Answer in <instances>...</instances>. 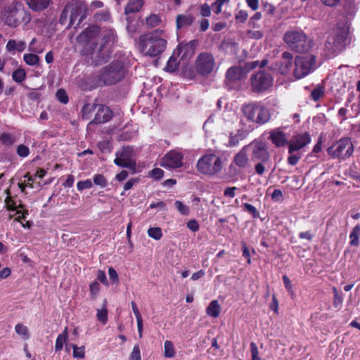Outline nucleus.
<instances>
[{
    "label": "nucleus",
    "mask_w": 360,
    "mask_h": 360,
    "mask_svg": "<svg viewBox=\"0 0 360 360\" xmlns=\"http://www.w3.org/2000/svg\"><path fill=\"white\" fill-rule=\"evenodd\" d=\"M167 38L166 34L161 30H156L141 35L139 38V51L146 56L158 57L167 48Z\"/></svg>",
    "instance_id": "obj_1"
},
{
    "label": "nucleus",
    "mask_w": 360,
    "mask_h": 360,
    "mask_svg": "<svg viewBox=\"0 0 360 360\" xmlns=\"http://www.w3.org/2000/svg\"><path fill=\"white\" fill-rule=\"evenodd\" d=\"M100 28L96 25H91L81 32L77 41L82 47V51L86 55H91L92 63L98 52Z\"/></svg>",
    "instance_id": "obj_2"
},
{
    "label": "nucleus",
    "mask_w": 360,
    "mask_h": 360,
    "mask_svg": "<svg viewBox=\"0 0 360 360\" xmlns=\"http://www.w3.org/2000/svg\"><path fill=\"white\" fill-rule=\"evenodd\" d=\"M245 117L250 122L262 125L271 120L269 109L259 102H250L243 105L241 108Z\"/></svg>",
    "instance_id": "obj_3"
},
{
    "label": "nucleus",
    "mask_w": 360,
    "mask_h": 360,
    "mask_svg": "<svg viewBox=\"0 0 360 360\" xmlns=\"http://www.w3.org/2000/svg\"><path fill=\"white\" fill-rule=\"evenodd\" d=\"M87 7L86 5L79 0H72L70 2L62 12L60 16V23H65L67 18L70 17V23L68 27L72 26L76 23L77 27L86 18Z\"/></svg>",
    "instance_id": "obj_4"
},
{
    "label": "nucleus",
    "mask_w": 360,
    "mask_h": 360,
    "mask_svg": "<svg viewBox=\"0 0 360 360\" xmlns=\"http://www.w3.org/2000/svg\"><path fill=\"white\" fill-rule=\"evenodd\" d=\"M224 165L223 160L214 153H206L197 162V170L202 174L214 176L219 174Z\"/></svg>",
    "instance_id": "obj_5"
},
{
    "label": "nucleus",
    "mask_w": 360,
    "mask_h": 360,
    "mask_svg": "<svg viewBox=\"0 0 360 360\" xmlns=\"http://www.w3.org/2000/svg\"><path fill=\"white\" fill-rule=\"evenodd\" d=\"M283 40L290 49L298 53L307 52L311 47V39L302 30L286 32Z\"/></svg>",
    "instance_id": "obj_6"
},
{
    "label": "nucleus",
    "mask_w": 360,
    "mask_h": 360,
    "mask_svg": "<svg viewBox=\"0 0 360 360\" xmlns=\"http://www.w3.org/2000/svg\"><path fill=\"white\" fill-rule=\"evenodd\" d=\"M115 33L112 30H103L99 36L98 52L94 59V65H98L107 62L110 57V49L115 41Z\"/></svg>",
    "instance_id": "obj_7"
},
{
    "label": "nucleus",
    "mask_w": 360,
    "mask_h": 360,
    "mask_svg": "<svg viewBox=\"0 0 360 360\" xmlns=\"http://www.w3.org/2000/svg\"><path fill=\"white\" fill-rule=\"evenodd\" d=\"M30 13L20 4L9 7L4 11L3 20L10 27H15L21 24H27L30 21Z\"/></svg>",
    "instance_id": "obj_8"
},
{
    "label": "nucleus",
    "mask_w": 360,
    "mask_h": 360,
    "mask_svg": "<svg viewBox=\"0 0 360 360\" xmlns=\"http://www.w3.org/2000/svg\"><path fill=\"white\" fill-rule=\"evenodd\" d=\"M124 75L122 63L118 60H115L101 70L98 78L105 84L110 85L120 81Z\"/></svg>",
    "instance_id": "obj_9"
},
{
    "label": "nucleus",
    "mask_w": 360,
    "mask_h": 360,
    "mask_svg": "<svg viewBox=\"0 0 360 360\" xmlns=\"http://www.w3.org/2000/svg\"><path fill=\"white\" fill-rule=\"evenodd\" d=\"M314 55L297 56L294 60L293 75L297 79H301L314 71L317 65Z\"/></svg>",
    "instance_id": "obj_10"
},
{
    "label": "nucleus",
    "mask_w": 360,
    "mask_h": 360,
    "mask_svg": "<svg viewBox=\"0 0 360 360\" xmlns=\"http://www.w3.org/2000/svg\"><path fill=\"white\" fill-rule=\"evenodd\" d=\"M328 154L333 158L346 159L354 152V146L348 137L340 139L327 150Z\"/></svg>",
    "instance_id": "obj_11"
},
{
    "label": "nucleus",
    "mask_w": 360,
    "mask_h": 360,
    "mask_svg": "<svg viewBox=\"0 0 360 360\" xmlns=\"http://www.w3.org/2000/svg\"><path fill=\"white\" fill-rule=\"evenodd\" d=\"M347 32L345 30H338L335 34L330 35L325 44V50L328 56H333L340 53L346 45Z\"/></svg>",
    "instance_id": "obj_12"
},
{
    "label": "nucleus",
    "mask_w": 360,
    "mask_h": 360,
    "mask_svg": "<svg viewBox=\"0 0 360 360\" xmlns=\"http://www.w3.org/2000/svg\"><path fill=\"white\" fill-rule=\"evenodd\" d=\"M134 148L131 146L123 147L121 150L115 153L116 158L114 163L121 167L135 169L136 162L132 159Z\"/></svg>",
    "instance_id": "obj_13"
},
{
    "label": "nucleus",
    "mask_w": 360,
    "mask_h": 360,
    "mask_svg": "<svg viewBox=\"0 0 360 360\" xmlns=\"http://www.w3.org/2000/svg\"><path fill=\"white\" fill-rule=\"evenodd\" d=\"M273 82L270 74L259 71L251 77V85L254 92L259 93L269 89Z\"/></svg>",
    "instance_id": "obj_14"
},
{
    "label": "nucleus",
    "mask_w": 360,
    "mask_h": 360,
    "mask_svg": "<svg viewBox=\"0 0 360 360\" xmlns=\"http://www.w3.org/2000/svg\"><path fill=\"white\" fill-rule=\"evenodd\" d=\"M184 155L176 150L167 153L162 158L160 165L165 168L177 169L183 166Z\"/></svg>",
    "instance_id": "obj_15"
},
{
    "label": "nucleus",
    "mask_w": 360,
    "mask_h": 360,
    "mask_svg": "<svg viewBox=\"0 0 360 360\" xmlns=\"http://www.w3.org/2000/svg\"><path fill=\"white\" fill-rule=\"evenodd\" d=\"M214 66V62L212 55L204 53L198 56L195 68L200 75H207L210 74L213 70Z\"/></svg>",
    "instance_id": "obj_16"
},
{
    "label": "nucleus",
    "mask_w": 360,
    "mask_h": 360,
    "mask_svg": "<svg viewBox=\"0 0 360 360\" xmlns=\"http://www.w3.org/2000/svg\"><path fill=\"white\" fill-rule=\"evenodd\" d=\"M310 141L311 138L308 133L294 136L288 144V153L300 151Z\"/></svg>",
    "instance_id": "obj_17"
},
{
    "label": "nucleus",
    "mask_w": 360,
    "mask_h": 360,
    "mask_svg": "<svg viewBox=\"0 0 360 360\" xmlns=\"http://www.w3.org/2000/svg\"><path fill=\"white\" fill-rule=\"evenodd\" d=\"M112 117V112L110 108L104 105H97L94 119L89 122L91 124H102L108 122Z\"/></svg>",
    "instance_id": "obj_18"
},
{
    "label": "nucleus",
    "mask_w": 360,
    "mask_h": 360,
    "mask_svg": "<svg viewBox=\"0 0 360 360\" xmlns=\"http://www.w3.org/2000/svg\"><path fill=\"white\" fill-rule=\"evenodd\" d=\"M252 159L265 162L269 160V153L262 143L257 142L252 145Z\"/></svg>",
    "instance_id": "obj_19"
},
{
    "label": "nucleus",
    "mask_w": 360,
    "mask_h": 360,
    "mask_svg": "<svg viewBox=\"0 0 360 360\" xmlns=\"http://www.w3.org/2000/svg\"><path fill=\"white\" fill-rule=\"evenodd\" d=\"M196 44L195 41H191L185 44H179L176 51L181 60H185L190 58L195 53Z\"/></svg>",
    "instance_id": "obj_20"
},
{
    "label": "nucleus",
    "mask_w": 360,
    "mask_h": 360,
    "mask_svg": "<svg viewBox=\"0 0 360 360\" xmlns=\"http://www.w3.org/2000/svg\"><path fill=\"white\" fill-rule=\"evenodd\" d=\"M293 56L291 53L285 51L282 54V61L279 65V71L283 75H289L294 69L292 62Z\"/></svg>",
    "instance_id": "obj_21"
},
{
    "label": "nucleus",
    "mask_w": 360,
    "mask_h": 360,
    "mask_svg": "<svg viewBox=\"0 0 360 360\" xmlns=\"http://www.w3.org/2000/svg\"><path fill=\"white\" fill-rule=\"evenodd\" d=\"M269 139L276 147H283L288 143L287 135L279 128L271 130Z\"/></svg>",
    "instance_id": "obj_22"
},
{
    "label": "nucleus",
    "mask_w": 360,
    "mask_h": 360,
    "mask_svg": "<svg viewBox=\"0 0 360 360\" xmlns=\"http://www.w3.org/2000/svg\"><path fill=\"white\" fill-rule=\"evenodd\" d=\"M6 206L8 210L15 211L16 210V214H18L16 220L20 221L26 217V215L28 214L27 210H24L23 212L20 213V211L18 209H22L24 205L20 202L18 203L14 200L11 198V197H7L5 200Z\"/></svg>",
    "instance_id": "obj_23"
},
{
    "label": "nucleus",
    "mask_w": 360,
    "mask_h": 360,
    "mask_svg": "<svg viewBox=\"0 0 360 360\" xmlns=\"http://www.w3.org/2000/svg\"><path fill=\"white\" fill-rule=\"evenodd\" d=\"M247 149L248 146H244L234 157V162L239 167L245 168L248 165Z\"/></svg>",
    "instance_id": "obj_24"
},
{
    "label": "nucleus",
    "mask_w": 360,
    "mask_h": 360,
    "mask_svg": "<svg viewBox=\"0 0 360 360\" xmlns=\"http://www.w3.org/2000/svg\"><path fill=\"white\" fill-rule=\"evenodd\" d=\"M194 17L191 14H180L176 16V22L177 29L190 26L194 22Z\"/></svg>",
    "instance_id": "obj_25"
},
{
    "label": "nucleus",
    "mask_w": 360,
    "mask_h": 360,
    "mask_svg": "<svg viewBox=\"0 0 360 360\" xmlns=\"http://www.w3.org/2000/svg\"><path fill=\"white\" fill-rule=\"evenodd\" d=\"M245 72L240 67H233L226 72V77L231 81L240 80L245 77Z\"/></svg>",
    "instance_id": "obj_26"
},
{
    "label": "nucleus",
    "mask_w": 360,
    "mask_h": 360,
    "mask_svg": "<svg viewBox=\"0 0 360 360\" xmlns=\"http://www.w3.org/2000/svg\"><path fill=\"white\" fill-rule=\"evenodd\" d=\"M26 48V43L24 41H15L14 39L9 40L6 46V49L8 52L18 51L19 52L23 51Z\"/></svg>",
    "instance_id": "obj_27"
},
{
    "label": "nucleus",
    "mask_w": 360,
    "mask_h": 360,
    "mask_svg": "<svg viewBox=\"0 0 360 360\" xmlns=\"http://www.w3.org/2000/svg\"><path fill=\"white\" fill-rule=\"evenodd\" d=\"M68 330L65 327L63 333L59 334L56 338L55 344V351L56 352H60L63 348L64 345L68 342Z\"/></svg>",
    "instance_id": "obj_28"
},
{
    "label": "nucleus",
    "mask_w": 360,
    "mask_h": 360,
    "mask_svg": "<svg viewBox=\"0 0 360 360\" xmlns=\"http://www.w3.org/2000/svg\"><path fill=\"white\" fill-rule=\"evenodd\" d=\"M143 5V0H131L125 6L124 13L128 15L138 12Z\"/></svg>",
    "instance_id": "obj_29"
},
{
    "label": "nucleus",
    "mask_w": 360,
    "mask_h": 360,
    "mask_svg": "<svg viewBox=\"0 0 360 360\" xmlns=\"http://www.w3.org/2000/svg\"><path fill=\"white\" fill-rule=\"evenodd\" d=\"M29 7L32 10L41 11L49 5L51 0H25Z\"/></svg>",
    "instance_id": "obj_30"
},
{
    "label": "nucleus",
    "mask_w": 360,
    "mask_h": 360,
    "mask_svg": "<svg viewBox=\"0 0 360 360\" xmlns=\"http://www.w3.org/2000/svg\"><path fill=\"white\" fill-rule=\"evenodd\" d=\"M221 307L217 300L212 301L207 308L206 309V313L207 315L217 318L219 316L220 313Z\"/></svg>",
    "instance_id": "obj_31"
},
{
    "label": "nucleus",
    "mask_w": 360,
    "mask_h": 360,
    "mask_svg": "<svg viewBox=\"0 0 360 360\" xmlns=\"http://www.w3.org/2000/svg\"><path fill=\"white\" fill-rule=\"evenodd\" d=\"M359 235H360V226L359 225H356L353 228V229L352 230V231L350 233V235H349V239H350L349 244L352 246L356 247V246L359 245Z\"/></svg>",
    "instance_id": "obj_32"
},
{
    "label": "nucleus",
    "mask_w": 360,
    "mask_h": 360,
    "mask_svg": "<svg viewBox=\"0 0 360 360\" xmlns=\"http://www.w3.org/2000/svg\"><path fill=\"white\" fill-rule=\"evenodd\" d=\"M245 138V133L242 130H238L236 134H230L229 136V146H236L238 144L239 141Z\"/></svg>",
    "instance_id": "obj_33"
},
{
    "label": "nucleus",
    "mask_w": 360,
    "mask_h": 360,
    "mask_svg": "<svg viewBox=\"0 0 360 360\" xmlns=\"http://www.w3.org/2000/svg\"><path fill=\"white\" fill-rule=\"evenodd\" d=\"M96 103H87L82 108V118L88 120L91 117V114L96 111L97 105Z\"/></svg>",
    "instance_id": "obj_34"
},
{
    "label": "nucleus",
    "mask_w": 360,
    "mask_h": 360,
    "mask_svg": "<svg viewBox=\"0 0 360 360\" xmlns=\"http://www.w3.org/2000/svg\"><path fill=\"white\" fill-rule=\"evenodd\" d=\"M15 331L23 340H28L30 337L28 328L22 323H18L15 325Z\"/></svg>",
    "instance_id": "obj_35"
},
{
    "label": "nucleus",
    "mask_w": 360,
    "mask_h": 360,
    "mask_svg": "<svg viewBox=\"0 0 360 360\" xmlns=\"http://www.w3.org/2000/svg\"><path fill=\"white\" fill-rule=\"evenodd\" d=\"M176 351L172 342L166 340L164 343V356L166 358H173L175 356Z\"/></svg>",
    "instance_id": "obj_36"
},
{
    "label": "nucleus",
    "mask_w": 360,
    "mask_h": 360,
    "mask_svg": "<svg viewBox=\"0 0 360 360\" xmlns=\"http://www.w3.org/2000/svg\"><path fill=\"white\" fill-rule=\"evenodd\" d=\"M23 60L28 65L33 66L39 63V57L37 54L31 52L30 53H25L23 56Z\"/></svg>",
    "instance_id": "obj_37"
},
{
    "label": "nucleus",
    "mask_w": 360,
    "mask_h": 360,
    "mask_svg": "<svg viewBox=\"0 0 360 360\" xmlns=\"http://www.w3.org/2000/svg\"><path fill=\"white\" fill-rule=\"evenodd\" d=\"M12 78L15 82L20 83L25 79L26 72L22 68H18L13 72Z\"/></svg>",
    "instance_id": "obj_38"
},
{
    "label": "nucleus",
    "mask_w": 360,
    "mask_h": 360,
    "mask_svg": "<svg viewBox=\"0 0 360 360\" xmlns=\"http://www.w3.org/2000/svg\"><path fill=\"white\" fill-rule=\"evenodd\" d=\"M288 153L289 156L288 158V163L292 166L297 165L302 156V153L300 151L291 152Z\"/></svg>",
    "instance_id": "obj_39"
},
{
    "label": "nucleus",
    "mask_w": 360,
    "mask_h": 360,
    "mask_svg": "<svg viewBox=\"0 0 360 360\" xmlns=\"http://www.w3.org/2000/svg\"><path fill=\"white\" fill-rule=\"evenodd\" d=\"M72 348L73 349L72 356L76 359H84L85 356V347L81 346L77 347L76 345L72 344Z\"/></svg>",
    "instance_id": "obj_40"
},
{
    "label": "nucleus",
    "mask_w": 360,
    "mask_h": 360,
    "mask_svg": "<svg viewBox=\"0 0 360 360\" xmlns=\"http://www.w3.org/2000/svg\"><path fill=\"white\" fill-rule=\"evenodd\" d=\"M0 141L6 146H12L16 141L15 137L8 133H2L0 135Z\"/></svg>",
    "instance_id": "obj_41"
},
{
    "label": "nucleus",
    "mask_w": 360,
    "mask_h": 360,
    "mask_svg": "<svg viewBox=\"0 0 360 360\" xmlns=\"http://www.w3.org/2000/svg\"><path fill=\"white\" fill-rule=\"evenodd\" d=\"M178 67L179 63L177 62L176 58L174 56H172L169 58L165 69L167 72H172L176 71Z\"/></svg>",
    "instance_id": "obj_42"
},
{
    "label": "nucleus",
    "mask_w": 360,
    "mask_h": 360,
    "mask_svg": "<svg viewBox=\"0 0 360 360\" xmlns=\"http://www.w3.org/2000/svg\"><path fill=\"white\" fill-rule=\"evenodd\" d=\"M161 22V18L158 15L151 14L149 17L146 18V22L148 26L154 27L158 26Z\"/></svg>",
    "instance_id": "obj_43"
},
{
    "label": "nucleus",
    "mask_w": 360,
    "mask_h": 360,
    "mask_svg": "<svg viewBox=\"0 0 360 360\" xmlns=\"http://www.w3.org/2000/svg\"><path fill=\"white\" fill-rule=\"evenodd\" d=\"M37 42L36 38L32 39L29 44L28 49L30 52L37 55V53H41L44 51V48L41 46L36 45Z\"/></svg>",
    "instance_id": "obj_44"
},
{
    "label": "nucleus",
    "mask_w": 360,
    "mask_h": 360,
    "mask_svg": "<svg viewBox=\"0 0 360 360\" xmlns=\"http://www.w3.org/2000/svg\"><path fill=\"white\" fill-rule=\"evenodd\" d=\"M148 234L155 240H160L162 237V230L159 227L150 228L148 230Z\"/></svg>",
    "instance_id": "obj_45"
},
{
    "label": "nucleus",
    "mask_w": 360,
    "mask_h": 360,
    "mask_svg": "<svg viewBox=\"0 0 360 360\" xmlns=\"http://www.w3.org/2000/svg\"><path fill=\"white\" fill-rule=\"evenodd\" d=\"M96 316L98 320L105 324L108 321V311L105 306L101 309H97Z\"/></svg>",
    "instance_id": "obj_46"
},
{
    "label": "nucleus",
    "mask_w": 360,
    "mask_h": 360,
    "mask_svg": "<svg viewBox=\"0 0 360 360\" xmlns=\"http://www.w3.org/2000/svg\"><path fill=\"white\" fill-rule=\"evenodd\" d=\"M324 94V88L322 86H317L313 89L311 93V97L314 101H319Z\"/></svg>",
    "instance_id": "obj_47"
},
{
    "label": "nucleus",
    "mask_w": 360,
    "mask_h": 360,
    "mask_svg": "<svg viewBox=\"0 0 360 360\" xmlns=\"http://www.w3.org/2000/svg\"><path fill=\"white\" fill-rule=\"evenodd\" d=\"M94 183L96 185L104 188L107 186V180L103 174H96L94 176Z\"/></svg>",
    "instance_id": "obj_48"
},
{
    "label": "nucleus",
    "mask_w": 360,
    "mask_h": 360,
    "mask_svg": "<svg viewBox=\"0 0 360 360\" xmlns=\"http://www.w3.org/2000/svg\"><path fill=\"white\" fill-rule=\"evenodd\" d=\"M100 285L97 281H94L90 284L89 290L92 299H96L98 292L100 291Z\"/></svg>",
    "instance_id": "obj_49"
},
{
    "label": "nucleus",
    "mask_w": 360,
    "mask_h": 360,
    "mask_svg": "<svg viewBox=\"0 0 360 360\" xmlns=\"http://www.w3.org/2000/svg\"><path fill=\"white\" fill-rule=\"evenodd\" d=\"M129 360H141V351L139 345H135L129 354Z\"/></svg>",
    "instance_id": "obj_50"
},
{
    "label": "nucleus",
    "mask_w": 360,
    "mask_h": 360,
    "mask_svg": "<svg viewBox=\"0 0 360 360\" xmlns=\"http://www.w3.org/2000/svg\"><path fill=\"white\" fill-rule=\"evenodd\" d=\"M16 153L20 157L25 158L30 154V148L23 144H20L17 147Z\"/></svg>",
    "instance_id": "obj_51"
},
{
    "label": "nucleus",
    "mask_w": 360,
    "mask_h": 360,
    "mask_svg": "<svg viewBox=\"0 0 360 360\" xmlns=\"http://www.w3.org/2000/svg\"><path fill=\"white\" fill-rule=\"evenodd\" d=\"M174 205H175V207L177 209V210L181 214L186 215V214H188V212H189L188 207L186 206V205H184L182 202L177 200L175 202Z\"/></svg>",
    "instance_id": "obj_52"
},
{
    "label": "nucleus",
    "mask_w": 360,
    "mask_h": 360,
    "mask_svg": "<svg viewBox=\"0 0 360 360\" xmlns=\"http://www.w3.org/2000/svg\"><path fill=\"white\" fill-rule=\"evenodd\" d=\"M56 98L59 101L65 104L68 102V96L65 90L60 89L56 92Z\"/></svg>",
    "instance_id": "obj_53"
},
{
    "label": "nucleus",
    "mask_w": 360,
    "mask_h": 360,
    "mask_svg": "<svg viewBox=\"0 0 360 360\" xmlns=\"http://www.w3.org/2000/svg\"><path fill=\"white\" fill-rule=\"evenodd\" d=\"M243 207L245 211L252 215L253 217L256 218L259 217V212L255 207L249 203L243 204Z\"/></svg>",
    "instance_id": "obj_54"
},
{
    "label": "nucleus",
    "mask_w": 360,
    "mask_h": 360,
    "mask_svg": "<svg viewBox=\"0 0 360 360\" xmlns=\"http://www.w3.org/2000/svg\"><path fill=\"white\" fill-rule=\"evenodd\" d=\"M93 186V184L90 179H86L85 181H80L77 184V188L79 191H82L84 189L90 188Z\"/></svg>",
    "instance_id": "obj_55"
},
{
    "label": "nucleus",
    "mask_w": 360,
    "mask_h": 360,
    "mask_svg": "<svg viewBox=\"0 0 360 360\" xmlns=\"http://www.w3.org/2000/svg\"><path fill=\"white\" fill-rule=\"evenodd\" d=\"M150 175L153 179L160 180L164 176V171L160 168H155L151 170Z\"/></svg>",
    "instance_id": "obj_56"
},
{
    "label": "nucleus",
    "mask_w": 360,
    "mask_h": 360,
    "mask_svg": "<svg viewBox=\"0 0 360 360\" xmlns=\"http://www.w3.org/2000/svg\"><path fill=\"white\" fill-rule=\"evenodd\" d=\"M250 350L252 355V360H260L259 357V351L257 345L255 342L250 343Z\"/></svg>",
    "instance_id": "obj_57"
},
{
    "label": "nucleus",
    "mask_w": 360,
    "mask_h": 360,
    "mask_svg": "<svg viewBox=\"0 0 360 360\" xmlns=\"http://www.w3.org/2000/svg\"><path fill=\"white\" fill-rule=\"evenodd\" d=\"M224 3L225 0H217L212 4V9L216 14H219L221 12L222 6L224 5Z\"/></svg>",
    "instance_id": "obj_58"
},
{
    "label": "nucleus",
    "mask_w": 360,
    "mask_h": 360,
    "mask_svg": "<svg viewBox=\"0 0 360 360\" xmlns=\"http://www.w3.org/2000/svg\"><path fill=\"white\" fill-rule=\"evenodd\" d=\"M200 15L203 17H208L211 15L210 6L207 4L200 6Z\"/></svg>",
    "instance_id": "obj_59"
},
{
    "label": "nucleus",
    "mask_w": 360,
    "mask_h": 360,
    "mask_svg": "<svg viewBox=\"0 0 360 360\" xmlns=\"http://www.w3.org/2000/svg\"><path fill=\"white\" fill-rule=\"evenodd\" d=\"M243 256L246 258L248 264H251L250 252L245 243L242 245Z\"/></svg>",
    "instance_id": "obj_60"
},
{
    "label": "nucleus",
    "mask_w": 360,
    "mask_h": 360,
    "mask_svg": "<svg viewBox=\"0 0 360 360\" xmlns=\"http://www.w3.org/2000/svg\"><path fill=\"white\" fill-rule=\"evenodd\" d=\"M248 13L245 11H239L236 14V20H238V22H244L247 18H248Z\"/></svg>",
    "instance_id": "obj_61"
},
{
    "label": "nucleus",
    "mask_w": 360,
    "mask_h": 360,
    "mask_svg": "<svg viewBox=\"0 0 360 360\" xmlns=\"http://www.w3.org/2000/svg\"><path fill=\"white\" fill-rule=\"evenodd\" d=\"M97 279L105 285H108V282L103 271L98 270L97 272Z\"/></svg>",
    "instance_id": "obj_62"
},
{
    "label": "nucleus",
    "mask_w": 360,
    "mask_h": 360,
    "mask_svg": "<svg viewBox=\"0 0 360 360\" xmlns=\"http://www.w3.org/2000/svg\"><path fill=\"white\" fill-rule=\"evenodd\" d=\"M271 198L275 201H281L283 200V193L280 189H275L272 194Z\"/></svg>",
    "instance_id": "obj_63"
},
{
    "label": "nucleus",
    "mask_w": 360,
    "mask_h": 360,
    "mask_svg": "<svg viewBox=\"0 0 360 360\" xmlns=\"http://www.w3.org/2000/svg\"><path fill=\"white\" fill-rule=\"evenodd\" d=\"M108 274H109L110 278L112 281H114V282L118 281V275H117V271L114 269V268L110 267L108 269Z\"/></svg>",
    "instance_id": "obj_64"
}]
</instances>
